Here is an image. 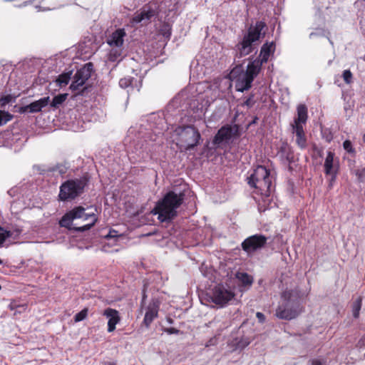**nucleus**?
<instances>
[{"label": "nucleus", "instance_id": "62", "mask_svg": "<svg viewBox=\"0 0 365 365\" xmlns=\"http://www.w3.org/2000/svg\"><path fill=\"white\" fill-rule=\"evenodd\" d=\"M3 264V261L1 259H0V264Z\"/></svg>", "mask_w": 365, "mask_h": 365}, {"label": "nucleus", "instance_id": "18", "mask_svg": "<svg viewBox=\"0 0 365 365\" xmlns=\"http://www.w3.org/2000/svg\"><path fill=\"white\" fill-rule=\"evenodd\" d=\"M121 235L118 234V232L113 229L103 228L101 232V237L107 241L106 244L108 247H112L116 245L118 238Z\"/></svg>", "mask_w": 365, "mask_h": 365}, {"label": "nucleus", "instance_id": "12", "mask_svg": "<svg viewBox=\"0 0 365 365\" xmlns=\"http://www.w3.org/2000/svg\"><path fill=\"white\" fill-rule=\"evenodd\" d=\"M235 297L232 290L226 288L222 284H218L214 287L212 292V302L215 304L224 306Z\"/></svg>", "mask_w": 365, "mask_h": 365}, {"label": "nucleus", "instance_id": "42", "mask_svg": "<svg viewBox=\"0 0 365 365\" xmlns=\"http://www.w3.org/2000/svg\"><path fill=\"white\" fill-rule=\"evenodd\" d=\"M343 148L347 153L355 154V149L353 147L352 143L349 140L344 141Z\"/></svg>", "mask_w": 365, "mask_h": 365}, {"label": "nucleus", "instance_id": "30", "mask_svg": "<svg viewBox=\"0 0 365 365\" xmlns=\"http://www.w3.org/2000/svg\"><path fill=\"white\" fill-rule=\"evenodd\" d=\"M68 93H61L54 96L50 103V106L53 108H58L66 100Z\"/></svg>", "mask_w": 365, "mask_h": 365}, {"label": "nucleus", "instance_id": "26", "mask_svg": "<svg viewBox=\"0 0 365 365\" xmlns=\"http://www.w3.org/2000/svg\"><path fill=\"white\" fill-rule=\"evenodd\" d=\"M235 277L243 287H250L254 282L252 276L244 272H237Z\"/></svg>", "mask_w": 365, "mask_h": 365}, {"label": "nucleus", "instance_id": "59", "mask_svg": "<svg viewBox=\"0 0 365 365\" xmlns=\"http://www.w3.org/2000/svg\"><path fill=\"white\" fill-rule=\"evenodd\" d=\"M314 35H316V34L312 32V33L310 34L309 37L312 38Z\"/></svg>", "mask_w": 365, "mask_h": 365}, {"label": "nucleus", "instance_id": "5", "mask_svg": "<svg viewBox=\"0 0 365 365\" xmlns=\"http://www.w3.org/2000/svg\"><path fill=\"white\" fill-rule=\"evenodd\" d=\"M90 176L88 173L78 178L66 180L60 186L59 200L66 202L81 196L84 192L85 187L88 186Z\"/></svg>", "mask_w": 365, "mask_h": 365}, {"label": "nucleus", "instance_id": "44", "mask_svg": "<svg viewBox=\"0 0 365 365\" xmlns=\"http://www.w3.org/2000/svg\"><path fill=\"white\" fill-rule=\"evenodd\" d=\"M312 151H313V155H312L313 158H316V157L322 158L323 157V149L321 148H319L315 144H314L312 145Z\"/></svg>", "mask_w": 365, "mask_h": 365}, {"label": "nucleus", "instance_id": "13", "mask_svg": "<svg viewBox=\"0 0 365 365\" xmlns=\"http://www.w3.org/2000/svg\"><path fill=\"white\" fill-rule=\"evenodd\" d=\"M160 304L161 301L158 298L153 297L149 304L146 307V312L143 322L146 327H148L153 321L158 317Z\"/></svg>", "mask_w": 365, "mask_h": 365}, {"label": "nucleus", "instance_id": "29", "mask_svg": "<svg viewBox=\"0 0 365 365\" xmlns=\"http://www.w3.org/2000/svg\"><path fill=\"white\" fill-rule=\"evenodd\" d=\"M163 4L168 8L169 12H173L174 14L180 13V4L178 0H164Z\"/></svg>", "mask_w": 365, "mask_h": 365}, {"label": "nucleus", "instance_id": "8", "mask_svg": "<svg viewBox=\"0 0 365 365\" xmlns=\"http://www.w3.org/2000/svg\"><path fill=\"white\" fill-rule=\"evenodd\" d=\"M182 147L185 150H191L197 146L201 140L199 130L194 125H186L182 128L179 133Z\"/></svg>", "mask_w": 365, "mask_h": 365}, {"label": "nucleus", "instance_id": "9", "mask_svg": "<svg viewBox=\"0 0 365 365\" xmlns=\"http://www.w3.org/2000/svg\"><path fill=\"white\" fill-rule=\"evenodd\" d=\"M240 136L239 125H225L222 126L214 136L212 144L218 148L223 143H228L233 138Z\"/></svg>", "mask_w": 365, "mask_h": 365}, {"label": "nucleus", "instance_id": "56", "mask_svg": "<svg viewBox=\"0 0 365 365\" xmlns=\"http://www.w3.org/2000/svg\"><path fill=\"white\" fill-rule=\"evenodd\" d=\"M103 365H117L114 361H105L103 362Z\"/></svg>", "mask_w": 365, "mask_h": 365}, {"label": "nucleus", "instance_id": "60", "mask_svg": "<svg viewBox=\"0 0 365 365\" xmlns=\"http://www.w3.org/2000/svg\"><path fill=\"white\" fill-rule=\"evenodd\" d=\"M103 250L107 251L106 245L103 246Z\"/></svg>", "mask_w": 365, "mask_h": 365}, {"label": "nucleus", "instance_id": "23", "mask_svg": "<svg viewBox=\"0 0 365 365\" xmlns=\"http://www.w3.org/2000/svg\"><path fill=\"white\" fill-rule=\"evenodd\" d=\"M297 117L294 118L293 123L291 125H303L307 120V108L304 104H299L297 108Z\"/></svg>", "mask_w": 365, "mask_h": 365}, {"label": "nucleus", "instance_id": "22", "mask_svg": "<svg viewBox=\"0 0 365 365\" xmlns=\"http://www.w3.org/2000/svg\"><path fill=\"white\" fill-rule=\"evenodd\" d=\"M249 59L250 61L247 66L246 71L244 72L255 79L259 73L262 66L264 63L260 61L259 58L255 59H253V58H250Z\"/></svg>", "mask_w": 365, "mask_h": 365}, {"label": "nucleus", "instance_id": "61", "mask_svg": "<svg viewBox=\"0 0 365 365\" xmlns=\"http://www.w3.org/2000/svg\"><path fill=\"white\" fill-rule=\"evenodd\" d=\"M363 140H364V142L365 143V134H364V136H363Z\"/></svg>", "mask_w": 365, "mask_h": 365}, {"label": "nucleus", "instance_id": "1", "mask_svg": "<svg viewBox=\"0 0 365 365\" xmlns=\"http://www.w3.org/2000/svg\"><path fill=\"white\" fill-rule=\"evenodd\" d=\"M96 206H75L66 212L59 220V225L70 231L84 232L90 230L98 221Z\"/></svg>", "mask_w": 365, "mask_h": 365}, {"label": "nucleus", "instance_id": "19", "mask_svg": "<svg viewBox=\"0 0 365 365\" xmlns=\"http://www.w3.org/2000/svg\"><path fill=\"white\" fill-rule=\"evenodd\" d=\"M270 191L266 192L264 190L259 191L258 192L261 195V200H259L258 202V210L260 212H265L267 210L271 208L272 207V197H271Z\"/></svg>", "mask_w": 365, "mask_h": 365}, {"label": "nucleus", "instance_id": "27", "mask_svg": "<svg viewBox=\"0 0 365 365\" xmlns=\"http://www.w3.org/2000/svg\"><path fill=\"white\" fill-rule=\"evenodd\" d=\"M158 33L163 37L164 41L167 43L172 36V25L169 22H163L160 26Z\"/></svg>", "mask_w": 365, "mask_h": 365}, {"label": "nucleus", "instance_id": "21", "mask_svg": "<svg viewBox=\"0 0 365 365\" xmlns=\"http://www.w3.org/2000/svg\"><path fill=\"white\" fill-rule=\"evenodd\" d=\"M324 173L325 175L331 174L332 173L339 172V162L334 163V153L331 151H328L325 158L324 164Z\"/></svg>", "mask_w": 365, "mask_h": 365}, {"label": "nucleus", "instance_id": "34", "mask_svg": "<svg viewBox=\"0 0 365 365\" xmlns=\"http://www.w3.org/2000/svg\"><path fill=\"white\" fill-rule=\"evenodd\" d=\"M362 306V298L361 297H358L352 304V314L355 319L359 317L360 310Z\"/></svg>", "mask_w": 365, "mask_h": 365}, {"label": "nucleus", "instance_id": "43", "mask_svg": "<svg viewBox=\"0 0 365 365\" xmlns=\"http://www.w3.org/2000/svg\"><path fill=\"white\" fill-rule=\"evenodd\" d=\"M200 103L197 100H192L189 103V108L194 113H196L199 110L202 109V106L200 107Z\"/></svg>", "mask_w": 365, "mask_h": 365}, {"label": "nucleus", "instance_id": "36", "mask_svg": "<svg viewBox=\"0 0 365 365\" xmlns=\"http://www.w3.org/2000/svg\"><path fill=\"white\" fill-rule=\"evenodd\" d=\"M134 79L135 78L132 76H126L122 78L119 81V86L122 88H127L129 87L133 88V81Z\"/></svg>", "mask_w": 365, "mask_h": 365}, {"label": "nucleus", "instance_id": "33", "mask_svg": "<svg viewBox=\"0 0 365 365\" xmlns=\"http://www.w3.org/2000/svg\"><path fill=\"white\" fill-rule=\"evenodd\" d=\"M16 98L15 94L2 95L0 98V106L4 108L10 103H15Z\"/></svg>", "mask_w": 365, "mask_h": 365}, {"label": "nucleus", "instance_id": "55", "mask_svg": "<svg viewBox=\"0 0 365 365\" xmlns=\"http://www.w3.org/2000/svg\"><path fill=\"white\" fill-rule=\"evenodd\" d=\"M258 120H259V118H258L257 116H255V117L253 118L252 120V121H250V122L248 123L247 127H250V126H252V125H253L256 124V123H257Z\"/></svg>", "mask_w": 365, "mask_h": 365}, {"label": "nucleus", "instance_id": "46", "mask_svg": "<svg viewBox=\"0 0 365 365\" xmlns=\"http://www.w3.org/2000/svg\"><path fill=\"white\" fill-rule=\"evenodd\" d=\"M355 175L359 182L365 180V168L355 170Z\"/></svg>", "mask_w": 365, "mask_h": 365}, {"label": "nucleus", "instance_id": "10", "mask_svg": "<svg viewBox=\"0 0 365 365\" xmlns=\"http://www.w3.org/2000/svg\"><path fill=\"white\" fill-rule=\"evenodd\" d=\"M267 239L262 234L253 235L244 240L241 244L242 249L248 255H252L266 246Z\"/></svg>", "mask_w": 365, "mask_h": 365}, {"label": "nucleus", "instance_id": "17", "mask_svg": "<svg viewBox=\"0 0 365 365\" xmlns=\"http://www.w3.org/2000/svg\"><path fill=\"white\" fill-rule=\"evenodd\" d=\"M103 316L108 319V331H113L115 329V325L120 321L118 312L112 308H107L103 312Z\"/></svg>", "mask_w": 365, "mask_h": 365}, {"label": "nucleus", "instance_id": "2", "mask_svg": "<svg viewBox=\"0 0 365 365\" xmlns=\"http://www.w3.org/2000/svg\"><path fill=\"white\" fill-rule=\"evenodd\" d=\"M185 197V190L175 187L158 201L153 212L158 215V219L160 222H170L178 216V209L184 202Z\"/></svg>", "mask_w": 365, "mask_h": 365}, {"label": "nucleus", "instance_id": "52", "mask_svg": "<svg viewBox=\"0 0 365 365\" xmlns=\"http://www.w3.org/2000/svg\"><path fill=\"white\" fill-rule=\"evenodd\" d=\"M322 135L323 138H325V140L329 143L331 142V140L333 139V136L330 132H328V133H327V130H324V132H322Z\"/></svg>", "mask_w": 365, "mask_h": 365}, {"label": "nucleus", "instance_id": "20", "mask_svg": "<svg viewBox=\"0 0 365 365\" xmlns=\"http://www.w3.org/2000/svg\"><path fill=\"white\" fill-rule=\"evenodd\" d=\"M292 133L296 135V143L301 149L307 147V138L305 136L303 125H291Z\"/></svg>", "mask_w": 365, "mask_h": 365}, {"label": "nucleus", "instance_id": "38", "mask_svg": "<svg viewBox=\"0 0 365 365\" xmlns=\"http://www.w3.org/2000/svg\"><path fill=\"white\" fill-rule=\"evenodd\" d=\"M88 314V308L85 307L79 312L76 313L73 317V320L75 322H80L83 321Z\"/></svg>", "mask_w": 365, "mask_h": 365}, {"label": "nucleus", "instance_id": "57", "mask_svg": "<svg viewBox=\"0 0 365 365\" xmlns=\"http://www.w3.org/2000/svg\"><path fill=\"white\" fill-rule=\"evenodd\" d=\"M167 322H168L170 324H173V319H171L170 317H168V318L167 319Z\"/></svg>", "mask_w": 365, "mask_h": 365}, {"label": "nucleus", "instance_id": "54", "mask_svg": "<svg viewBox=\"0 0 365 365\" xmlns=\"http://www.w3.org/2000/svg\"><path fill=\"white\" fill-rule=\"evenodd\" d=\"M19 112L20 113H25L26 112H29V109L28 108V105L26 106H21L19 108Z\"/></svg>", "mask_w": 365, "mask_h": 365}, {"label": "nucleus", "instance_id": "14", "mask_svg": "<svg viewBox=\"0 0 365 365\" xmlns=\"http://www.w3.org/2000/svg\"><path fill=\"white\" fill-rule=\"evenodd\" d=\"M236 73V70L234 69L230 75L235 80V89L237 91L244 92L245 91L249 90L251 86L254 79L245 73L243 71L237 76H235Z\"/></svg>", "mask_w": 365, "mask_h": 365}, {"label": "nucleus", "instance_id": "24", "mask_svg": "<svg viewBox=\"0 0 365 365\" xmlns=\"http://www.w3.org/2000/svg\"><path fill=\"white\" fill-rule=\"evenodd\" d=\"M50 103V98L48 96L40 98L28 105L29 113H38L41 111L42 108H45Z\"/></svg>", "mask_w": 365, "mask_h": 365}, {"label": "nucleus", "instance_id": "40", "mask_svg": "<svg viewBox=\"0 0 365 365\" xmlns=\"http://www.w3.org/2000/svg\"><path fill=\"white\" fill-rule=\"evenodd\" d=\"M11 235V233L8 232L4 227H0V247Z\"/></svg>", "mask_w": 365, "mask_h": 365}, {"label": "nucleus", "instance_id": "41", "mask_svg": "<svg viewBox=\"0 0 365 365\" xmlns=\"http://www.w3.org/2000/svg\"><path fill=\"white\" fill-rule=\"evenodd\" d=\"M342 77L344 82L350 84L353 81V75L350 70H344L342 73Z\"/></svg>", "mask_w": 365, "mask_h": 365}, {"label": "nucleus", "instance_id": "4", "mask_svg": "<svg viewBox=\"0 0 365 365\" xmlns=\"http://www.w3.org/2000/svg\"><path fill=\"white\" fill-rule=\"evenodd\" d=\"M303 310L299 291L286 289L281 294V302L276 309L277 317L284 320L296 318Z\"/></svg>", "mask_w": 365, "mask_h": 365}, {"label": "nucleus", "instance_id": "7", "mask_svg": "<svg viewBox=\"0 0 365 365\" xmlns=\"http://www.w3.org/2000/svg\"><path fill=\"white\" fill-rule=\"evenodd\" d=\"M160 12V5L158 2L150 1L145 4L139 11L135 12L130 20L133 26L139 24L147 26L153 19L157 18Z\"/></svg>", "mask_w": 365, "mask_h": 365}, {"label": "nucleus", "instance_id": "6", "mask_svg": "<svg viewBox=\"0 0 365 365\" xmlns=\"http://www.w3.org/2000/svg\"><path fill=\"white\" fill-rule=\"evenodd\" d=\"M247 183L251 187H254L257 192L264 190L270 191L272 180L270 170L264 165H258L247 178Z\"/></svg>", "mask_w": 365, "mask_h": 365}, {"label": "nucleus", "instance_id": "45", "mask_svg": "<svg viewBox=\"0 0 365 365\" xmlns=\"http://www.w3.org/2000/svg\"><path fill=\"white\" fill-rule=\"evenodd\" d=\"M91 91V86H85L78 92H76L74 95V97L76 98L78 96H86L88 93Z\"/></svg>", "mask_w": 365, "mask_h": 365}, {"label": "nucleus", "instance_id": "50", "mask_svg": "<svg viewBox=\"0 0 365 365\" xmlns=\"http://www.w3.org/2000/svg\"><path fill=\"white\" fill-rule=\"evenodd\" d=\"M310 365H326L327 361L326 359H313L309 361Z\"/></svg>", "mask_w": 365, "mask_h": 365}, {"label": "nucleus", "instance_id": "39", "mask_svg": "<svg viewBox=\"0 0 365 365\" xmlns=\"http://www.w3.org/2000/svg\"><path fill=\"white\" fill-rule=\"evenodd\" d=\"M68 167L63 164H57L52 169L53 172H58L61 175L66 173Z\"/></svg>", "mask_w": 365, "mask_h": 365}, {"label": "nucleus", "instance_id": "63", "mask_svg": "<svg viewBox=\"0 0 365 365\" xmlns=\"http://www.w3.org/2000/svg\"><path fill=\"white\" fill-rule=\"evenodd\" d=\"M365 1V0H364Z\"/></svg>", "mask_w": 365, "mask_h": 365}, {"label": "nucleus", "instance_id": "11", "mask_svg": "<svg viewBox=\"0 0 365 365\" xmlns=\"http://www.w3.org/2000/svg\"><path fill=\"white\" fill-rule=\"evenodd\" d=\"M93 72H94L93 63L91 62L86 63L83 66L77 70L69 88L73 92L78 91L79 88L83 86L86 81L91 78Z\"/></svg>", "mask_w": 365, "mask_h": 365}, {"label": "nucleus", "instance_id": "51", "mask_svg": "<svg viewBox=\"0 0 365 365\" xmlns=\"http://www.w3.org/2000/svg\"><path fill=\"white\" fill-rule=\"evenodd\" d=\"M146 298H147V294H146V285H145V284H144V286H143V291H142V299H141V302H140V305H141V307H143V306H144V305H145Z\"/></svg>", "mask_w": 365, "mask_h": 365}, {"label": "nucleus", "instance_id": "58", "mask_svg": "<svg viewBox=\"0 0 365 365\" xmlns=\"http://www.w3.org/2000/svg\"><path fill=\"white\" fill-rule=\"evenodd\" d=\"M8 193H9V195H11V196H12V195H13V189L9 190L8 191Z\"/></svg>", "mask_w": 365, "mask_h": 365}, {"label": "nucleus", "instance_id": "48", "mask_svg": "<svg viewBox=\"0 0 365 365\" xmlns=\"http://www.w3.org/2000/svg\"><path fill=\"white\" fill-rule=\"evenodd\" d=\"M163 330L164 332L167 333L169 335L178 334L180 333H182L179 329L174 327H163Z\"/></svg>", "mask_w": 365, "mask_h": 365}, {"label": "nucleus", "instance_id": "35", "mask_svg": "<svg viewBox=\"0 0 365 365\" xmlns=\"http://www.w3.org/2000/svg\"><path fill=\"white\" fill-rule=\"evenodd\" d=\"M256 103V100L255 99V94L250 93L247 97L245 98L243 102L240 103V106L242 107H247V108H251Z\"/></svg>", "mask_w": 365, "mask_h": 365}, {"label": "nucleus", "instance_id": "25", "mask_svg": "<svg viewBox=\"0 0 365 365\" xmlns=\"http://www.w3.org/2000/svg\"><path fill=\"white\" fill-rule=\"evenodd\" d=\"M275 51V44L273 41L269 43L266 42L262 45L260 49L259 56H262V58L259 60L263 63H267L270 55L273 53Z\"/></svg>", "mask_w": 365, "mask_h": 365}, {"label": "nucleus", "instance_id": "49", "mask_svg": "<svg viewBox=\"0 0 365 365\" xmlns=\"http://www.w3.org/2000/svg\"><path fill=\"white\" fill-rule=\"evenodd\" d=\"M8 232L11 233L12 235L10 237H13L14 239H16L21 233V230L19 228L14 229L13 230H7Z\"/></svg>", "mask_w": 365, "mask_h": 365}, {"label": "nucleus", "instance_id": "28", "mask_svg": "<svg viewBox=\"0 0 365 365\" xmlns=\"http://www.w3.org/2000/svg\"><path fill=\"white\" fill-rule=\"evenodd\" d=\"M73 71L63 72L60 74L56 80V85L62 88L66 86L71 78Z\"/></svg>", "mask_w": 365, "mask_h": 365}, {"label": "nucleus", "instance_id": "53", "mask_svg": "<svg viewBox=\"0 0 365 365\" xmlns=\"http://www.w3.org/2000/svg\"><path fill=\"white\" fill-rule=\"evenodd\" d=\"M256 317H257L259 322H260V323L264 322V321H265V316H264V314L263 313L258 312L256 313Z\"/></svg>", "mask_w": 365, "mask_h": 365}, {"label": "nucleus", "instance_id": "47", "mask_svg": "<svg viewBox=\"0 0 365 365\" xmlns=\"http://www.w3.org/2000/svg\"><path fill=\"white\" fill-rule=\"evenodd\" d=\"M338 173H339V172H336V170H335L334 173H332L331 174L327 175V176H330V178L329 180V185H328L329 188L331 189L333 187V185L336 180Z\"/></svg>", "mask_w": 365, "mask_h": 365}, {"label": "nucleus", "instance_id": "3", "mask_svg": "<svg viewBox=\"0 0 365 365\" xmlns=\"http://www.w3.org/2000/svg\"><path fill=\"white\" fill-rule=\"evenodd\" d=\"M267 30V24L263 21H257L255 24H251L242 39L236 45L235 57H245L256 49V43L264 38Z\"/></svg>", "mask_w": 365, "mask_h": 365}, {"label": "nucleus", "instance_id": "37", "mask_svg": "<svg viewBox=\"0 0 365 365\" xmlns=\"http://www.w3.org/2000/svg\"><path fill=\"white\" fill-rule=\"evenodd\" d=\"M14 115L5 110H0V126L6 124L9 121L12 120Z\"/></svg>", "mask_w": 365, "mask_h": 365}, {"label": "nucleus", "instance_id": "16", "mask_svg": "<svg viewBox=\"0 0 365 365\" xmlns=\"http://www.w3.org/2000/svg\"><path fill=\"white\" fill-rule=\"evenodd\" d=\"M125 36L126 33L124 29H118L110 35L107 39V43L110 46L120 48L123 44Z\"/></svg>", "mask_w": 365, "mask_h": 365}, {"label": "nucleus", "instance_id": "31", "mask_svg": "<svg viewBox=\"0 0 365 365\" xmlns=\"http://www.w3.org/2000/svg\"><path fill=\"white\" fill-rule=\"evenodd\" d=\"M8 308L13 311L15 310L14 314L16 315V313H21L24 312L27 308L26 304H19L16 300H11L10 304L8 306Z\"/></svg>", "mask_w": 365, "mask_h": 365}, {"label": "nucleus", "instance_id": "15", "mask_svg": "<svg viewBox=\"0 0 365 365\" xmlns=\"http://www.w3.org/2000/svg\"><path fill=\"white\" fill-rule=\"evenodd\" d=\"M278 153L282 160H284L288 163V169L289 171H292V167L291 166V164L294 162V151L291 145H289L286 141L282 142L279 148Z\"/></svg>", "mask_w": 365, "mask_h": 365}, {"label": "nucleus", "instance_id": "32", "mask_svg": "<svg viewBox=\"0 0 365 365\" xmlns=\"http://www.w3.org/2000/svg\"><path fill=\"white\" fill-rule=\"evenodd\" d=\"M121 53L122 51L120 48H113L108 54V59L111 62H120L121 61Z\"/></svg>", "mask_w": 365, "mask_h": 365}]
</instances>
